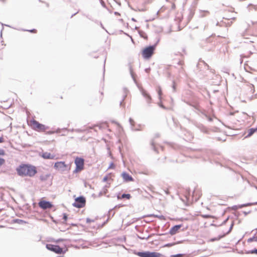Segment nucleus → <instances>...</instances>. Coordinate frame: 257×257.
<instances>
[{"label": "nucleus", "mask_w": 257, "mask_h": 257, "mask_svg": "<svg viewBox=\"0 0 257 257\" xmlns=\"http://www.w3.org/2000/svg\"><path fill=\"white\" fill-rule=\"evenodd\" d=\"M114 167H115V165H114V164L112 162H111L110 163V164L109 165L108 169H113V168H114Z\"/></svg>", "instance_id": "42"}, {"label": "nucleus", "mask_w": 257, "mask_h": 257, "mask_svg": "<svg viewBox=\"0 0 257 257\" xmlns=\"http://www.w3.org/2000/svg\"><path fill=\"white\" fill-rule=\"evenodd\" d=\"M160 106L164 109H166V107L163 104H160Z\"/></svg>", "instance_id": "60"}, {"label": "nucleus", "mask_w": 257, "mask_h": 257, "mask_svg": "<svg viewBox=\"0 0 257 257\" xmlns=\"http://www.w3.org/2000/svg\"><path fill=\"white\" fill-rule=\"evenodd\" d=\"M114 14H115V15H119V13H118V12H115V13H114Z\"/></svg>", "instance_id": "64"}, {"label": "nucleus", "mask_w": 257, "mask_h": 257, "mask_svg": "<svg viewBox=\"0 0 257 257\" xmlns=\"http://www.w3.org/2000/svg\"><path fill=\"white\" fill-rule=\"evenodd\" d=\"M150 70H151L150 68H147L145 69V71L146 73H149Z\"/></svg>", "instance_id": "54"}, {"label": "nucleus", "mask_w": 257, "mask_h": 257, "mask_svg": "<svg viewBox=\"0 0 257 257\" xmlns=\"http://www.w3.org/2000/svg\"><path fill=\"white\" fill-rule=\"evenodd\" d=\"M5 154V152L3 149H0V155L4 156Z\"/></svg>", "instance_id": "44"}, {"label": "nucleus", "mask_w": 257, "mask_h": 257, "mask_svg": "<svg viewBox=\"0 0 257 257\" xmlns=\"http://www.w3.org/2000/svg\"><path fill=\"white\" fill-rule=\"evenodd\" d=\"M229 219V217H228L226 219H225L223 222L221 223V225H224L226 223L227 221Z\"/></svg>", "instance_id": "47"}, {"label": "nucleus", "mask_w": 257, "mask_h": 257, "mask_svg": "<svg viewBox=\"0 0 257 257\" xmlns=\"http://www.w3.org/2000/svg\"><path fill=\"white\" fill-rule=\"evenodd\" d=\"M54 133V131H50V132H48L49 134H53Z\"/></svg>", "instance_id": "62"}, {"label": "nucleus", "mask_w": 257, "mask_h": 257, "mask_svg": "<svg viewBox=\"0 0 257 257\" xmlns=\"http://www.w3.org/2000/svg\"><path fill=\"white\" fill-rule=\"evenodd\" d=\"M68 165H66L64 161L57 162L54 165V168L61 172H64L67 170Z\"/></svg>", "instance_id": "8"}, {"label": "nucleus", "mask_w": 257, "mask_h": 257, "mask_svg": "<svg viewBox=\"0 0 257 257\" xmlns=\"http://www.w3.org/2000/svg\"><path fill=\"white\" fill-rule=\"evenodd\" d=\"M129 122H130V123L131 126L132 130H133L134 131H138L140 130L139 128H134V125H135V122L134 120L132 118H129Z\"/></svg>", "instance_id": "20"}, {"label": "nucleus", "mask_w": 257, "mask_h": 257, "mask_svg": "<svg viewBox=\"0 0 257 257\" xmlns=\"http://www.w3.org/2000/svg\"><path fill=\"white\" fill-rule=\"evenodd\" d=\"M183 119L187 120L189 122H191L193 124H194L195 126L198 128L201 132L203 133H207V130L206 127L203 125L202 124L197 122V121L193 120L190 119L189 118L186 117V116H184L183 117Z\"/></svg>", "instance_id": "7"}, {"label": "nucleus", "mask_w": 257, "mask_h": 257, "mask_svg": "<svg viewBox=\"0 0 257 257\" xmlns=\"http://www.w3.org/2000/svg\"><path fill=\"white\" fill-rule=\"evenodd\" d=\"M183 254L178 253L176 254L171 255L170 257H183Z\"/></svg>", "instance_id": "35"}, {"label": "nucleus", "mask_w": 257, "mask_h": 257, "mask_svg": "<svg viewBox=\"0 0 257 257\" xmlns=\"http://www.w3.org/2000/svg\"><path fill=\"white\" fill-rule=\"evenodd\" d=\"M50 176V174H47L40 176V178L41 181H46Z\"/></svg>", "instance_id": "21"}, {"label": "nucleus", "mask_w": 257, "mask_h": 257, "mask_svg": "<svg viewBox=\"0 0 257 257\" xmlns=\"http://www.w3.org/2000/svg\"><path fill=\"white\" fill-rule=\"evenodd\" d=\"M139 34H140V35L141 36V37L144 38L145 39H147L148 37H147L146 34L144 32H143V31H140L139 32Z\"/></svg>", "instance_id": "28"}, {"label": "nucleus", "mask_w": 257, "mask_h": 257, "mask_svg": "<svg viewBox=\"0 0 257 257\" xmlns=\"http://www.w3.org/2000/svg\"><path fill=\"white\" fill-rule=\"evenodd\" d=\"M256 204H257V201L255 202H252V203H247L242 204L241 205H234L232 207V209L234 210H235L239 208H242L243 207L252 206V205H256Z\"/></svg>", "instance_id": "11"}, {"label": "nucleus", "mask_w": 257, "mask_h": 257, "mask_svg": "<svg viewBox=\"0 0 257 257\" xmlns=\"http://www.w3.org/2000/svg\"><path fill=\"white\" fill-rule=\"evenodd\" d=\"M150 236H151V235H149L147 237L138 236V237L142 240H147L150 237Z\"/></svg>", "instance_id": "34"}, {"label": "nucleus", "mask_w": 257, "mask_h": 257, "mask_svg": "<svg viewBox=\"0 0 257 257\" xmlns=\"http://www.w3.org/2000/svg\"><path fill=\"white\" fill-rule=\"evenodd\" d=\"M247 254H257V248H254L253 249L248 250L246 252Z\"/></svg>", "instance_id": "26"}, {"label": "nucleus", "mask_w": 257, "mask_h": 257, "mask_svg": "<svg viewBox=\"0 0 257 257\" xmlns=\"http://www.w3.org/2000/svg\"><path fill=\"white\" fill-rule=\"evenodd\" d=\"M85 198L83 196H80L75 199V201L72 205L76 208H80L83 207L85 205Z\"/></svg>", "instance_id": "5"}, {"label": "nucleus", "mask_w": 257, "mask_h": 257, "mask_svg": "<svg viewBox=\"0 0 257 257\" xmlns=\"http://www.w3.org/2000/svg\"><path fill=\"white\" fill-rule=\"evenodd\" d=\"M41 157L45 159H54L55 156L47 152L42 153Z\"/></svg>", "instance_id": "14"}, {"label": "nucleus", "mask_w": 257, "mask_h": 257, "mask_svg": "<svg viewBox=\"0 0 257 257\" xmlns=\"http://www.w3.org/2000/svg\"><path fill=\"white\" fill-rule=\"evenodd\" d=\"M38 205L40 208L44 210L49 209L53 207V204L51 202L46 200L40 201Z\"/></svg>", "instance_id": "9"}, {"label": "nucleus", "mask_w": 257, "mask_h": 257, "mask_svg": "<svg viewBox=\"0 0 257 257\" xmlns=\"http://www.w3.org/2000/svg\"><path fill=\"white\" fill-rule=\"evenodd\" d=\"M172 89H173V91L174 92H176V87L175 83L174 81H173V83Z\"/></svg>", "instance_id": "37"}, {"label": "nucleus", "mask_w": 257, "mask_h": 257, "mask_svg": "<svg viewBox=\"0 0 257 257\" xmlns=\"http://www.w3.org/2000/svg\"><path fill=\"white\" fill-rule=\"evenodd\" d=\"M182 226V224H177L172 226L169 230V233L172 235L175 234Z\"/></svg>", "instance_id": "13"}, {"label": "nucleus", "mask_w": 257, "mask_h": 257, "mask_svg": "<svg viewBox=\"0 0 257 257\" xmlns=\"http://www.w3.org/2000/svg\"><path fill=\"white\" fill-rule=\"evenodd\" d=\"M150 145L151 146V148L155 152H156L157 153H158V149H157V146L155 144V141H154V140L153 139L151 140V142H150Z\"/></svg>", "instance_id": "19"}, {"label": "nucleus", "mask_w": 257, "mask_h": 257, "mask_svg": "<svg viewBox=\"0 0 257 257\" xmlns=\"http://www.w3.org/2000/svg\"><path fill=\"white\" fill-rule=\"evenodd\" d=\"M202 217H203L204 218L207 219V218H211V217H212V216H211V215H208V214H205V215H202Z\"/></svg>", "instance_id": "36"}, {"label": "nucleus", "mask_w": 257, "mask_h": 257, "mask_svg": "<svg viewBox=\"0 0 257 257\" xmlns=\"http://www.w3.org/2000/svg\"><path fill=\"white\" fill-rule=\"evenodd\" d=\"M67 250V249L63 250L62 248L60 247L58 245H57L55 253L58 254H64L66 252Z\"/></svg>", "instance_id": "17"}, {"label": "nucleus", "mask_w": 257, "mask_h": 257, "mask_svg": "<svg viewBox=\"0 0 257 257\" xmlns=\"http://www.w3.org/2000/svg\"><path fill=\"white\" fill-rule=\"evenodd\" d=\"M31 122L33 125V128L37 131L44 132L48 128V126H46L44 124L39 123L35 119L32 120Z\"/></svg>", "instance_id": "6"}, {"label": "nucleus", "mask_w": 257, "mask_h": 257, "mask_svg": "<svg viewBox=\"0 0 257 257\" xmlns=\"http://www.w3.org/2000/svg\"><path fill=\"white\" fill-rule=\"evenodd\" d=\"M184 72H185V70H184V68L182 67H181L180 68V69H179V73H181V74H184Z\"/></svg>", "instance_id": "40"}, {"label": "nucleus", "mask_w": 257, "mask_h": 257, "mask_svg": "<svg viewBox=\"0 0 257 257\" xmlns=\"http://www.w3.org/2000/svg\"><path fill=\"white\" fill-rule=\"evenodd\" d=\"M160 137V134L157 133V134H156L155 135V138H159Z\"/></svg>", "instance_id": "57"}, {"label": "nucleus", "mask_w": 257, "mask_h": 257, "mask_svg": "<svg viewBox=\"0 0 257 257\" xmlns=\"http://www.w3.org/2000/svg\"><path fill=\"white\" fill-rule=\"evenodd\" d=\"M129 69H130V73L132 76V77L133 78L134 81L136 82V79H135V78L134 76V74L133 73V68H132V67L131 65V64H129Z\"/></svg>", "instance_id": "23"}, {"label": "nucleus", "mask_w": 257, "mask_h": 257, "mask_svg": "<svg viewBox=\"0 0 257 257\" xmlns=\"http://www.w3.org/2000/svg\"><path fill=\"white\" fill-rule=\"evenodd\" d=\"M4 139L3 137H0V143H2L4 142Z\"/></svg>", "instance_id": "51"}, {"label": "nucleus", "mask_w": 257, "mask_h": 257, "mask_svg": "<svg viewBox=\"0 0 257 257\" xmlns=\"http://www.w3.org/2000/svg\"><path fill=\"white\" fill-rule=\"evenodd\" d=\"M66 131H67V128H63L62 129L58 128L55 131H54V133L60 134L62 132H66Z\"/></svg>", "instance_id": "25"}, {"label": "nucleus", "mask_w": 257, "mask_h": 257, "mask_svg": "<svg viewBox=\"0 0 257 257\" xmlns=\"http://www.w3.org/2000/svg\"><path fill=\"white\" fill-rule=\"evenodd\" d=\"M127 91V90H126V89H125V90H124V92H125V94H124V95H123V98H122V100L120 101V103H119L120 106H122V102H123V101H124V99L125 98V97H126V95H127V94H126V91Z\"/></svg>", "instance_id": "30"}, {"label": "nucleus", "mask_w": 257, "mask_h": 257, "mask_svg": "<svg viewBox=\"0 0 257 257\" xmlns=\"http://www.w3.org/2000/svg\"><path fill=\"white\" fill-rule=\"evenodd\" d=\"M224 236H225V234H223L222 235H219L218 237H217L212 238L210 239V240L211 241H214L218 240H219L220 239H221V238H222Z\"/></svg>", "instance_id": "27"}, {"label": "nucleus", "mask_w": 257, "mask_h": 257, "mask_svg": "<svg viewBox=\"0 0 257 257\" xmlns=\"http://www.w3.org/2000/svg\"><path fill=\"white\" fill-rule=\"evenodd\" d=\"M158 95H159V97H160L161 95H162V94L161 88L160 87H158Z\"/></svg>", "instance_id": "39"}, {"label": "nucleus", "mask_w": 257, "mask_h": 257, "mask_svg": "<svg viewBox=\"0 0 257 257\" xmlns=\"http://www.w3.org/2000/svg\"><path fill=\"white\" fill-rule=\"evenodd\" d=\"M65 240V239H63V238H59V239H57L56 240H55V241L56 242H57V243H58V242H60V241H64V240Z\"/></svg>", "instance_id": "46"}, {"label": "nucleus", "mask_w": 257, "mask_h": 257, "mask_svg": "<svg viewBox=\"0 0 257 257\" xmlns=\"http://www.w3.org/2000/svg\"><path fill=\"white\" fill-rule=\"evenodd\" d=\"M74 163L76 166L75 169L73 171V173H77L83 170L84 166V159L83 158L77 157L74 160Z\"/></svg>", "instance_id": "3"}, {"label": "nucleus", "mask_w": 257, "mask_h": 257, "mask_svg": "<svg viewBox=\"0 0 257 257\" xmlns=\"http://www.w3.org/2000/svg\"><path fill=\"white\" fill-rule=\"evenodd\" d=\"M5 160L3 158H0V166H1L5 163Z\"/></svg>", "instance_id": "45"}, {"label": "nucleus", "mask_w": 257, "mask_h": 257, "mask_svg": "<svg viewBox=\"0 0 257 257\" xmlns=\"http://www.w3.org/2000/svg\"><path fill=\"white\" fill-rule=\"evenodd\" d=\"M147 216H148V217L154 216L155 217L158 218L162 220H165L166 219L165 217L163 215L152 214L148 215Z\"/></svg>", "instance_id": "18"}, {"label": "nucleus", "mask_w": 257, "mask_h": 257, "mask_svg": "<svg viewBox=\"0 0 257 257\" xmlns=\"http://www.w3.org/2000/svg\"><path fill=\"white\" fill-rule=\"evenodd\" d=\"M18 174L22 177H33L37 173L36 167L30 164H22L17 168Z\"/></svg>", "instance_id": "1"}, {"label": "nucleus", "mask_w": 257, "mask_h": 257, "mask_svg": "<svg viewBox=\"0 0 257 257\" xmlns=\"http://www.w3.org/2000/svg\"><path fill=\"white\" fill-rule=\"evenodd\" d=\"M28 31H29L31 33H36L37 32V30L35 29H32V30H27Z\"/></svg>", "instance_id": "49"}, {"label": "nucleus", "mask_w": 257, "mask_h": 257, "mask_svg": "<svg viewBox=\"0 0 257 257\" xmlns=\"http://www.w3.org/2000/svg\"><path fill=\"white\" fill-rule=\"evenodd\" d=\"M94 222V220L91 219L89 218H86V223H90V222Z\"/></svg>", "instance_id": "41"}, {"label": "nucleus", "mask_w": 257, "mask_h": 257, "mask_svg": "<svg viewBox=\"0 0 257 257\" xmlns=\"http://www.w3.org/2000/svg\"><path fill=\"white\" fill-rule=\"evenodd\" d=\"M248 68L250 69V67L248 66L244 67V69L246 72H248Z\"/></svg>", "instance_id": "56"}, {"label": "nucleus", "mask_w": 257, "mask_h": 257, "mask_svg": "<svg viewBox=\"0 0 257 257\" xmlns=\"http://www.w3.org/2000/svg\"><path fill=\"white\" fill-rule=\"evenodd\" d=\"M135 254L140 257H160L162 255L159 252H150L149 251L135 252Z\"/></svg>", "instance_id": "4"}, {"label": "nucleus", "mask_w": 257, "mask_h": 257, "mask_svg": "<svg viewBox=\"0 0 257 257\" xmlns=\"http://www.w3.org/2000/svg\"><path fill=\"white\" fill-rule=\"evenodd\" d=\"M120 198L122 199L126 198V199H130L131 198V195L130 194L123 193L121 195Z\"/></svg>", "instance_id": "22"}, {"label": "nucleus", "mask_w": 257, "mask_h": 257, "mask_svg": "<svg viewBox=\"0 0 257 257\" xmlns=\"http://www.w3.org/2000/svg\"><path fill=\"white\" fill-rule=\"evenodd\" d=\"M120 196H119V195H118L117 196V198L118 199H122V198H120Z\"/></svg>", "instance_id": "63"}, {"label": "nucleus", "mask_w": 257, "mask_h": 257, "mask_svg": "<svg viewBox=\"0 0 257 257\" xmlns=\"http://www.w3.org/2000/svg\"><path fill=\"white\" fill-rule=\"evenodd\" d=\"M100 3H101V4L102 7H105V4L104 2L102 0H100Z\"/></svg>", "instance_id": "50"}, {"label": "nucleus", "mask_w": 257, "mask_h": 257, "mask_svg": "<svg viewBox=\"0 0 257 257\" xmlns=\"http://www.w3.org/2000/svg\"><path fill=\"white\" fill-rule=\"evenodd\" d=\"M67 131H70V132H75V129H71V130H68L67 129Z\"/></svg>", "instance_id": "61"}, {"label": "nucleus", "mask_w": 257, "mask_h": 257, "mask_svg": "<svg viewBox=\"0 0 257 257\" xmlns=\"http://www.w3.org/2000/svg\"><path fill=\"white\" fill-rule=\"evenodd\" d=\"M159 41L160 40L158 39L155 44L147 46L143 49L142 55L144 59H149L152 56Z\"/></svg>", "instance_id": "2"}, {"label": "nucleus", "mask_w": 257, "mask_h": 257, "mask_svg": "<svg viewBox=\"0 0 257 257\" xmlns=\"http://www.w3.org/2000/svg\"><path fill=\"white\" fill-rule=\"evenodd\" d=\"M142 94L146 98V101L150 105L152 101V98L150 95L143 88L140 89Z\"/></svg>", "instance_id": "10"}, {"label": "nucleus", "mask_w": 257, "mask_h": 257, "mask_svg": "<svg viewBox=\"0 0 257 257\" xmlns=\"http://www.w3.org/2000/svg\"><path fill=\"white\" fill-rule=\"evenodd\" d=\"M253 241H257V236H253V237H250L247 239L248 242H251Z\"/></svg>", "instance_id": "29"}, {"label": "nucleus", "mask_w": 257, "mask_h": 257, "mask_svg": "<svg viewBox=\"0 0 257 257\" xmlns=\"http://www.w3.org/2000/svg\"><path fill=\"white\" fill-rule=\"evenodd\" d=\"M75 132L77 133H80L82 132V130L81 129H75Z\"/></svg>", "instance_id": "55"}, {"label": "nucleus", "mask_w": 257, "mask_h": 257, "mask_svg": "<svg viewBox=\"0 0 257 257\" xmlns=\"http://www.w3.org/2000/svg\"><path fill=\"white\" fill-rule=\"evenodd\" d=\"M202 114L205 116V117L208 119V120L209 121H210V122L212 121V120H213L212 117L209 116L205 113H202Z\"/></svg>", "instance_id": "31"}, {"label": "nucleus", "mask_w": 257, "mask_h": 257, "mask_svg": "<svg viewBox=\"0 0 257 257\" xmlns=\"http://www.w3.org/2000/svg\"><path fill=\"white\" fill-rule=\"evenodd\" d=\"M121 177H122L123 181L126 182L133 181L134 178L129 175L126 172H123L121 174Z\"/></svg>", "instance_id": "12"}, {"label": "nucleus", "mask_w": 257, "mask_h": 257, "mask_svg": "<svg viewBox=\"0 0 257 257\" xmlns=\"http://www.w3.org/2000/svg\"><path fill=\"white\" fill-rule=\"evenodd\" d=\"M57 245H54L52 244H47L46 245V247L47 249L52 251L56 252V248H57Z\"/></svg>", "instance_id": "15"}, {"label": "nucleus", "mask_w": 257, "mask_h": 257, "mask_svg": "<svg viewBox=\"0 0 257 257\" xmlns=\"http://www.w3.org/2000/svg\"><path fill=\"white\" fill-rule=\"evenodd\" d=\"M257 131V127H251L248 130V134L245 137V138L250 137L254 133Z\"/></svg>", "instance_id": "16"}, {"label": "nucleus", "mask_w": 257, "mask_h": 257, "mask_svg": "<svg viewBox=\"0 0 257 257\" xmlns=\"http://www.w3.org/2000/svg\"><path fill=\"white\" fill-rule=\"evenodd\" d=\"M233 225H234V222H233H233H232V223H231V225H230V226L229 228L228 231L226 233H225V234H225V236L226 234H229V233L231 232V231L232 230V228H233Z\"/></svg>", "instance_id": "33"}, {"label": "nucleus", "mask_w": 257, "mask_h": 257, "mask_svg": "<svg viewBox=\"0 0 257 257\" xmlns=\"http://www.w3.org/2000/svg\"><path fill=\"white\" fill-rule=\"evenodd\" d=\"M68 217L66 213L63 214V219L64 220V221H66L67 220Z\"/></svg>", "instance_id": "38"}, {"label": "nucleus", "mask_w": 257, "mask_h": 257, "mask_svg": "<svg viewBox=\"0 0 257 257\" xmlns=\"http://www.w3.org/2000/svg\"><path fill=\"white\" fill-rule=\"evenodd\" d=\"M14 222L15 223H17L18 224H23V223H26V221H25L24 220H22V219H14Z\"/></svg>", "instance_id": "24"}, {"label": "nucleus", "mask_w": 257, "mask_h": 257, "mask_svg": "<svg viewBox=\"0 0 257 257\" xmlns=\"http://www.w3.org/2000/svg\"><path fill=\"white\" fill-rule=\"evenodd\" d=\"M104 73H105V68L104 67L103 68V79L104 80Z\"/></svg>", "instance_id": "58"}, {"label": "nucleus", "mask_w": 257, "mask_h": 257, "mask_svg": "<svg viewBox=\"0 0 257 257\" xmlns=\"http://www.w3.org/2000/svg\"><path fill=\"white\" fill-rule=\"evenodd\" d=\"M176 243H167L166 244H165V246H167V247H170V246H172L174 245H175Z\"/></svg>", "instance_id": "43"}, {"label": "nucleus", "mask_w": 257, "mask_h": 257, "mask_svg": "<svg viewBox=\"0 0 257 257\" xmlns=\"http://www.w3.org/2000/svg\"><path fill=\"white\" fill-rule=\"evenodd\" d=\"M179 65H181L182 66L184 64L183 62L182 61H179L178 63H177Z\"/></svg>", "instance_id": "53"}, {"label": "nucleus", "mask_w": 257, "mask_h": 257, "mask_svg": "<svg viewBox=\"0 0 257 257\" xmlns=\"http://www.w3.org/2000/svg\"><path fill=\"white\" fill-rule=\"evenodd\" d=\"M249 213H250V211H248V212L243 211V213L245 215H246L247 214H249Z\"/></svg>", "instance_id": "59"}, {"label": "nucleus", "mask_w": 257, "mask_h": 257, "mask_svg": "<svg viewBox=\"0 0 257 257\" xmlns=\"http://www.w3.org/2000/svg\"><path fill=\"white\" fill-rule=\"evenodd\" d=\"M200 62H202L204 65H205L207 67V68L208 69H209V66L203 60H200Z\"/></svg>", "instance_id": "48"}, {"label": "nucleus", "mask_w": 257, "mask_h": 257, "mask_svg": "<svg viewBox=\"0 0 257 257\" xmlns=\"http://www.w3.org/2000/svg\"><path fill=\"white\" fill-rule=\"evenodd\" d=\"M121 206H122V205H117L115 206L113 208L109 209V212H108L109 215H110L111 212H112V210L116 208H119L120 207H121Z\"/></svg>", "instance_id": "32"}, {"label": "nucleus", "mask_w": 257, "mask_h": 257, "mask_svg": "<svg viewBox=\"0 0 257 257\" xmlns=\"http://www.w3.org/2000/svg\"><path fill=\"white\" fill-rule=\"evenodd\" d=\"M108 180V177L107 176H105V177H104V178H103V182H105L107 180Z\"/></svg>", "instance_id": "52"}]
</instances>
